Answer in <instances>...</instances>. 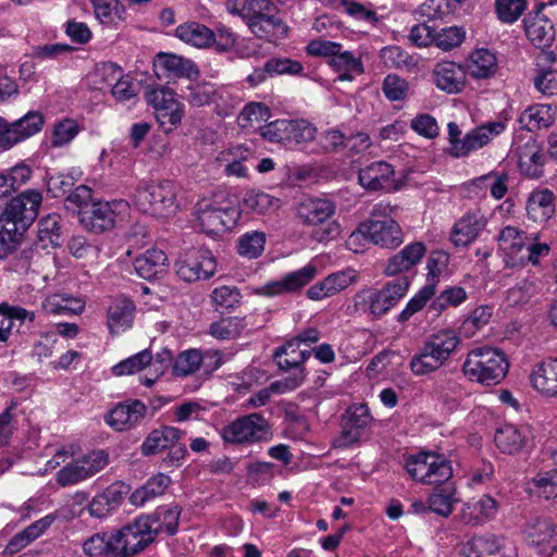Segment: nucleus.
Masks as SVG:
<instances>
[{"label": "nucleus", "instance_id": "1", "mask_svg": "<svg viewBox=\"0 0 557 557\" xmlns=\"http://www.w3.org/2000/svg\"><path fill=\"white\" fill-rule=\"evenodd\" d=\"M461 345V337L451 327L430 334L411 356L409 369L416 376H424L446 366Z\"/></svg>", "mask_w": 557, "mask_h": 557}, {"label": "nucleus", "instance_id": "2", "mask_svg": "<svg viewBox=\"0 0 557 557\" xmlns=\"http://www.w3.org/2000/svg\"><path fill=\"white\" fill-rule=\"evenodd\" d=\"M497 240L503 260L510 268L536 265L550 250L545 243L528 240L525 233L515 226L504 227Z\"/></svg>", "mask_w": 557, "mask_h": 557}, {"label": "nucleus", "instance_id": "3", "mask_svg": "<svg viewBox=\"0 0 557 557\" xmlns=\"http://www.w3.org/2000/svg\"><path fill=\"white\" fill-rule=\"evenodd\" d=\"M509 369L505 354L496 348L480 347L468 352L463 374L471 381L491 386L500 383Z\"/></svg>", "mask_w": 557, "mask_h": 557}, {"label": "nucleus", "instance_id": "4", "mask_svg": "<svg viewBox=\"0 0 557 557\" xmlns=\"http://www.w3.org/2000/svg\"><path fill=\"white\" fill-rule=\"evenodd\" d=\"M335 210V203L329 199L306 198L297 207V216L306 225H320L319 228L312 232V237L318 242H329L341 234L339 223L330 221Z\"/></svg>", "mask_w": 557, "mask_h": 557}, {"label": "nucleus", "instance_id": "5", "mask_svg": "<svg viewBox=\"0 0 557 557\" xmlns=\"http://www.w3.org/2000/svg\"><path fill=\"white\" fill-rule=\"evenodd\" d=\"M177 186L171 181L141 184L135 194L138 209L157 218H168L178 208Z\"/></svg>", "mask_w": 557, "mask_h": 557}, {"label": "nucleus", "instance_id": "6", "mask_svg": "<svg viewBox=\"0 0 557 557\" xmlns=\"http://www.w3.org/2000/svg\"><path fill=\"white\" fill-rule=\"evenodd\" d=\"M507 124L503 121H494L482 124L460 138L461 131L455 122L447 125L449 148L448 153L454 158H462L470 152L479 150L491 143L495 137L505 132Z\"/></svg>", "mask_w": 557, "mask_h": 557}, {"label": "nucleus", "instance_id": "7", "mask_svg": "<svg viewBox=\"0 0 557 557\" xmlns=\"http://www.w3.org/2000/svg\"><path fill=\"white\" fill-rule=\"evenodd\" d=\"M150 517H139L114 532L120 557H133L150 545L154 536Z\"/></svg>", "mask_w": 557, "mask_h": 557}, {"label": "nucleus", "instance_id": "8", "mask_svg": "<svg viewBox=\"0 0 557 557\" xmlns=\"http://www.w3.org/2000/svg\"><path fill=\"white\" fill-rule=\"evenodd\" d=\"M127 203L123 200L94 201L79 210V222L84 228L99 234L112 230L117 218L126 213Z\"/></svg>", "mask_w": 557, "mask_h": 557}, {"label": "nucleus", "instance_id": "9", "mask_svg": "<svg viewBox=\"0 0 557 557\" xmlns=\"http://www.w3.org/2000/svg\"><path fill=\"white\" fill-rule=\"evenodd\" d=\"M240 209L230 202H214L198 210L197 220L201 230L211 235H218L232 230L240 218Z\"/></svg>", "mask_w": 557, "mask_h": 557}, {"label": "nucleus", "instance_id": "10", "mask_svg": "<svg viewBox=\"0 0 557 557\" xmlns=\"http://www.w3.org/2000/svg\"><path fill=\"white\" fill-rule=\"evenodd\" d=\"M269 424L259 413H250L240 417L224 426L221 436L228 443H255L267 440Z\"/></svg>", "mask_w": 557, "mask_h": 557}, {"label": "nucleus", "instance_id": "11", "mask_svg": "<svg viewBox=\"0 0 557 557\" xmlns=\"http://www.w3.org/2000/svg\"><path fill=\"white\" fill-rule=\"evenodd\" d=\"M145 100L154 109L156 119L162 126L170 128L181 123L183 107L173 90L164 86L149 87Z\"/></svg>", "mask_w": 557, "mask_h": 557}, {"label": "nucleus", "instance_id": "12", "mask_svg": "<svg viewBox=\"0 0 557 557\" xmlns=\"http://www.w3.org/2000/svg\"><path fill=\"white\" fill-rule=\"evenodd\" d=\"M175 271L181 280L191 283L213 276L216 271V262L210 251L193 249L177 259Z\"/></svg>", "mask_w": 557, "mask_h": 557}, {"label": "nucleus", "instance_id": "13", "mask_svg": "<svg viewBox=\"0 0 557 557\" xmlns=\"http://www.w3.org/2000/svg\"><path fill=\"white\" fill-rule=\"evenodd\" d=\"M511 156L520 173L530 178H540L544 174L545 152L536 139L528 137L513 143Z\"/></svg>", "mask_w": 557, "mask_h": 557}, {"label": "nucleus", "instance_id": "14", "mask_svg": "<svg viewBox=\"0 0 557 557\" xmlns=\"http://www.w3.org/2000/svg\"><path fill=\"white\" fill-rule=\"evenodd\" d=\"M309 356L310 351L308 349H301L299 339L295 338L276 349L274 357L280 369L298 370V373L293 379H286L275 384L280 392L295 389L301 384L304 375L300 366Z\"/></svg>", "mask_w": 557, "mask_h": 557}, {"label": "nucleus", "instance_id": "15", "mask_svg": "<svg viewBox=\"0 0 557 557\" xmlns=\"http://www.w3.org/2000/svg\"><path fill=\"white\" fill-rule=\"evenodd\" d=\"M317 274V265L308 263L301 269L287 273L280 280H273L260 287L253 288V294L272 297L297 292L308 285Z\"/></svg>", "mask_w": 557, "mask_h": 557}, {"label": "nucleus", "instance_id": "16", "mask_svg": "<svg viewBox=\"0 0 557 557\" xmlns=\"http://www.w3.org/2000/svg\"><path fill=\"white\" fill-rule=\"evenodd\" d=\"M358 272L352 268L329 274L323 280L317 282L306 292L310 300L319 301L335 296L357 283Z\"/></svg>", "mask_w": 557, "mask_h": 557}, {"label": "nucleus", "instance_id": "17", "mask_svg": "<svg viewBox=\"0 0 557 557\" xmlns=\"http://www.w3.org/2000/svg\"><path fill=\"white\" fill-rule=\"evenodd\" d=\"M532 388L544 398H557V358L548 357L535 363L530 372Z\"/></svg>", "mask_w": 557, "mask_h": 557}, {"label": "nucleus", "instance_id": "18", "mask_svg": "<svg viewBox=\"0 0 557 557\" xmlns=\"http://www.w3.org/2000/svg\"><path fill=\"white\" fill-rule=\"evenodd\" d=\"M432 78L435 86L447 94H459L467 82V71L453 61H442L434 65Z\"/></svg>", "mask_w": 557, "mask_h": 557}, {"label": "nucleus", "instance_id": "19", "mask_svg": "<svg viewBox=\"0 0 557 557\" xmlns=\"http://www.w3.org/2000/svg\"><path fill=\"white\" fill-rule=\"evenodd\" d=\"M395 171L393 166L384 161L372 162L359 171L360 185L372 191L376 190H395Z\"/></svg>", "mask_w": 557, "mask_h": 557}, {"label": "nucleus", "instance_id": "20", "mask_svg": "<svg viewBox=\"0 0 557 557\" xmlns=\"http://www.w3.org/2000/svg\"><path fill=\"white\" fill-rule=\"evenodd\" d=\"M370 243L383 248H396L403 242V231L393 219L364 221Z\"/></svg>", "mask_w": 557, "mask_h": 557}, {"label": "nucleus", "instance_id": "21", "mask_svg": "<svg viewBox=\"0 0 557 557\" xmlns=\"http://www.w3.org/2000/svg\"><path fill=\"white\" fill-rule=\"evenodd\" d=\"M499 509L498 502L490 495L466 503L460 511V520L467 525L478 527L493 520Z\"/></svg>", "mask_w": 557, "mask_h": 557}, {"label": "nucleus", "instance_id": "22", "mask_svg": "<svg viewBox=\"0 0 557 557\" xmlns=\"http://www.w3.org/2000/svg\"><path fill=\"white\" fill-rule=\"evenodd\" d=\"M147 406L140 400L116 405L106 418V422L115 431L123 432L136 426L145 417Z\"/></svg>", "mask_w": 557, "mask_h": 557}, {"label": "nucleus", "instance_id": "23", "mask_svg": "<svg viewBox=\"0 0 557 557\" xmlns=\"http://www.w3.org/2000/svg\"><path fill=\"white\" fill-rule=\"evenodd\" d=\"M159 77H197L199 71L193 61L174 53H159L153 62Z\"/></svg>", "mask_w": 557, "mask_h": 557}, {"label": "nucleus", "instance_id": "24", "mask_svg": "<svg viewBox=\"0 0 557 557\" xmlns=\"http://www.w3.org/2000/svg\"><path fill=\"white\" fill-rule=\"evenodd\" d=\"M410 285L411 278L408 275H401L395 280L386 282L381 288H375L380 318L387 314L403 300L407 295Z\"/></svg>", "mask_w": 557, "mask_h": 557}, {"label": "nucleus", "instance_id": "25", "mask_svg": "<svg viewBox=\"0 0 557 557\" xmlns=\"http://www.w3.org/2000/svg\"><path fill=\"white\" fill-rule=\"evenodd\" d=\"M524 32L529 40L540 49L550 47L556 35L552 21L541 10L528 14Z\"/></svg>", "mask_w": 557, "mask_h": 557}, {"label": "nucleus", "instance_id": "26", "mask_svg": "<svg viewBox=\"0 0 557 557\" xmlns=\"http://www.w3.org/2000/svg\"><path fill=\"white\" fill-rule=\"evenodd\" d=\"M531 437V429L528 425L504 424L494 435L497 448L508 455L519 454Z\"/></svg>", "mask_w": 557, "mask_h": 557}, {"label": "nucleus", "instance_id": "27", "mask_svg": "<svg viewBox=\"0 0 557 557\" xmlns=\"http://www.w3.org/2000/svg\"><path fill=\"white\" fill-rule=\"evenodd\" d=\"M55 515H47L36 520L22 531L17 532L5 545L3 554L7 556L16 555L17 553L29 546L37 539H39L41 535H44L46 531L55 521Z\"/></svg>", "mask_w": 557, "mask_h": 557}, {"label": "nucleus", "instance_id": "28", "mask_svg": "<svg viewBox=\"0 0 557 557\" xmlns=\"http://www.w3.org/2000/svg\"><path fill=\"white\" fill-rule=\"evenodd\" d=\"M556 197L548 188H535L527 197L525 212L528 219L536 223L548 221L555 213Z\"/></svg>", "mask_w": 557, "mask_h": 557}, {"label": "nucleus", "instance_id": "29", "mask_svg": "<svg viewBox=\"0 0 557 557\" xmlns=\"http://www.w3.org/2000/svg\"><path fill=\"white\" fill-rule=\"evenodd\" d=\"M41 201L42 196L39 191L28 189L11 199L4 210L8 211V214H12L15 219L29 226L37 218Z\"/></svg>", "mask_w": 557, "mask_h": 557}, {"label": "nucleus", "instance_id": "30", "mask_svg": "<svg viewBox=\"0 0 557 557\" xmlns=\"http://www.w3.org/2000/svg\"><path fill=\"white\" fill-rule=\"evenodd\" d=\"M134 318V302L127 298H116L107 309V327L112 335H120L133 326Z\"/></svg>", "mask_w": 557, "mask_h": 557}, {"label": "nucleus", "instance_id": "31", "mask_svg": "<svg viewBox=\"0 0 557 557\" xmlns=\"http://www.w3.org/2000/svg\"><path fill=\"white\" fill-rule=\"evenodd\" d=\"M486 226V219L480 212H469L454 225L450 239L455 246L465 247L472 243Z\"/></svg>", "mask_w": 557, "mask_h": 557}, {"label": "nucleus", "instance_id": "32", "mask_svg": "<svg viewBox=\"0 0 557 557\" xmlns=\"http://www.w3.org/2000/svg\"><path fill=\"white\" fill-rule=\"evenodd\" d=\"M138 276L145 280H154L163 276L168 271V257L161 249L151 248L138 256L134 262Z\"/></svg>", "mask_w": 557, "mask_h": 557}, {"label": "nucleus", "instance_id": "33", "mask_svg": "<svg viewBox=\"0 0 557 557\" xmlns=\"http://www.w3.org/2000/svg\"><path fill=\"white\" fill-rule=\"evenodd\" d=\"M467 73L475 79H488L498 71V59L495 52L480 48L470 53L466 61Z\"/></svg>", "mask_w": 557, "mask_h": 557}, {"label": "nucleus", "instance_id": "34", "mask_svg": "<svg viewBox=\"0 0 557 557\" xmlns=\"http://www.w3.org/2000/svg\"><path fill=\"white\" fill-rule=\"evenodd\" d=\"M85 309V301L65 293L48 294L41 302V310L54 315H77Z\"/></svg>", "mask_w": 557, "mask_h": 557}, {"label": "nucleus", "instance_id": "35", "mask_svg": "<svg viewBox=\"0 0 557 557\" xmlns=\"http://www.w3.org/2000/svg\"><path fill=\"white\" fill-rule=\"evenodd\" d=\"M182 432L174 426H161L152 430L141 444V454L144 456L156 455L162 450L169 449L182 437Z\"/></svg>", "mask_w": 557, "mask_h": 557}, {"label": "nucleus", "instance_id": "36", "mask_svg": "<svg viewBox=\"0 0 557 557\" xmlns=\"http://www.w3.org/2000/svg\"><path fill=\"white\" fill-rule=\"evenodd\" d=\"M126 494V486L121 483H113L101 494L95 496L89 505V512L92 517L102 518L115 509Z\"/></svg>", "mask_w": 557, "mask_h": 557}, {"label": "nucleus", "instance_id": "37", "mask_svg": "<svg viewBox=\"0 0 557 557\" xmlns=\"http://www.w3.org/2000/svg\"><path fill=\"white\" fill-rule=\"evenodd\" d=\"M557 116V108L550 104L536 103L527 108L520 115V123L530 132L548 128Z\"/></svg>", "mask_w": 557, "mask_h": 557}, {"label": "nucleus", "instance_id": "38", "mask_svg": "<svg viewBox=\"0 0 557 557\" xmlns=\"http://www.w3.org/2000/svg\"><path fill=\"white\" fill-rule=\"evenodd\" d=\"M44 122V115L39 111H29L23 117L9 123L12 147L39 133Z\"/></svg>", "mask_w": 557, "mask_h": 557}, {"label": "nucleus", "instance_id": "39", "mask_svg": "<svg viewBox=\"0 0 557 557\" xmlns=\"http://www.w3.org/2000/svg\"><path fill=\"white\" fill-rule=\"evenodd\" d=\"M83 552L89 557H120L114 532L92 534L83 543Z\"/></svg>", "mask_w": 557, "mask_h": 557}, {"label": "nucleus", "instance_id": "40", "mask_svg": "<svg viewBox=\"0 0 557 557\" xmlns=\"http://www.w3.org/2000/svg\"><path fill=\"white\" fill-rule=\"evenodd\" d=\"M438 485L429 496V510L440 516L448 517L453 512L454 505L458 502L456 487L451 481Z\"/></svg>", "mask_w": 557, "mask_h": 557}, {"label": "nucleus", "instance_id": "41", "mask_svg": "<svg viewBox=\"0 0 557 557\" xmlns=\"http://www.w3.org/2000/svg\"><path fill=\"white\" fill-rule=\"evenodd\" d=\"M175 36L196 48L210 47L214 40V33L206 25L197 22H189L177 26Z\"/></svg>", "mask_w": 557, "mask_h": 557}, {"label": "nucleus", "instance_id": "42", "mask_svg": "<svg viewBox=\"0 0 557 557\" xmlns=\"http://www.w3.org/2000/svg\"><path fill=\"white\" fill-rule=\"evenodd\" d=\"M243 206L255 214L271 215L281 208V200L262 190L250 189L243 197Z\"/></svg>", "mask_w": 557, "mask_h": 557}, {"label": "nucleus", "instance_id": "43", "mask_svg": "<svg viewBox=\"0 0 557 557\" xmlns=\"http://www.w3.org/2000/svg\"><path fill=\"white\" fill-rule=\"evenodd\" d=\"M336 72L339 81H352L364 71L361 57L348 50H339L334 59L327 61Z\"/></svg>", "mask_w": 557, "mask_h": 557}, {"label": "nucleus", "instance_id": "44", "mask_svg": "<svg viewBox=\"0 0 557 557\" xmlns=\"http://www.w3.org/2000/svg\"><path fill=\"white\" fill-rule=\"evenodd\" d=\"M248 156V149L240 146L233 147L221 151L216 157V162L224 164V174L226 176L244 178L248 175V169L243 164V162Z\"/></svg>", "mask_w": 557, "mask_h": 557}, {"label": "nucleus", "instance_id": "45", "mask_svg": "<svg viewBox=\"0 0 557 557\" xmlns=\"http://www.w3.org/2000/svg\"><path fill=\"white\" fill-rule=\"evenodd\" d=\"M96 18L106 26H115L126 18V9L120 0H91Z\"/></svg>", "mask_w": 557, "mask_h": 557}, {"label": "nucleus", "instance_id": "46", "mask_svg": "<svg viewBox=\"0 0 557 557\" xmlns=\"http://www.w3.org/2000/svg\"><path fill=\"white\" fill-rule=\"evenodd\" d=\"M531 544L543 546L557 540V524L547 518H535L525 528Z\"/></svg>", "mask_w": 557, "mask_h": 557}, {"label": "nucleus", "instance_id": "47", "mask_svg": "<svg viewBox=\"0 0 557 557\" xmlns=\"http://www.w3.org/2000/svg\"><path fill=\"white\" fill-rule=\"evenodd\" d=\"M426 467V473H424L422 479L423 484H442L450 481L453 476L451 463L443 455L432 453Z\"/></svg>", "mask_w": 557, "mask_h": 557}, {"label": "nucleus", "instance_id": "48", "mask_svg": "<svg viewBox=\"0 0 557 557\" xmlns=\"http://www.w3.org/2000/svg\"><path fill=\"white\" fill-rule=\"evenodd\" d=\"M250 30L258 37L273 39L286 36L287 26L276 15V12H269L257 22L250 23Z\"/></svg>", "mask_w": 557, "mask_h": 557}, {"label": "nucleus", "instance_id": "49", "mask_svg": "<svg viewBox=\"0 0 557 557\" xmlns=\"http://www.w3.org/2000/svg\"><path fill=\"white\" fill-rule=\"evenodd\" d=\"M181 510L177 506L159 507L150 517L152 527L154 528V536L158 533L165 532L173 535L178 527Z\"/></svg>", "mask_w": 557, "mask_h": 557}, {"label": "nucleus", "instance_id": "50", "mask_svg": "<svg viewBox=\"0 0 557 557\" xmlns=\"http://www.w3.org/2000/svg\"><path fill=\"white\" fill-rule=\"evenodd\" d=\"M188 92L184 95L185 99L195 107H203L210 103L214 97L223 100L228 98L230 95L226 90H216L211 84H197L190 85L187 88Z\"/></svg>", "mask_w": 557, "mask_h": 557}, {"label": "nucleus", "instance_id": "51", "mask_svg": "<svg viewBox=\"0 0 557 557\" xmlns=\"http://www.w3.org/2000/svg\"><path fill=\"white\" fill-rule=\"evenodd\" d=\"M352 312L356 314H367L373 319H379V309L375 297V288L364 286L359 289L351 299Z\"/></svg>", "mask_w": 557, "mask_h": 557}, {"label": "nucleus", "instance_id": "52", "mask_svg": "<svg viewBox=\"0 0 557 557\" xmlns=\"http://www.w3.org/2000/svg\"><path fill=\"white\" fill-rule=\"evenodd\" d=\"M246 324L238 317H231L213 322L209 327V333L221 341L233 339L243 332Z\"/></svg>", "mask_w": 557, "mask_h": 557}, {"label": "nucleus", "instance_id": "53", "mask_svg": "<svg viewBox=\"0 0 557 557\" xmlns=\"http://www.w3.org/2000/svg\"><path fill=\"white\" fill-rule=\"evenodd\" d=\"M271 116L270 109L260 102H250L244 107L238 115V124L243 128L260 126Z\"/></svg>", "mask_w": 557, "mask_h": 557}, {"label": "nucleus", "instance_id": "54", "mask_svg": "<svg viewBox=\"0 0 557 557\" xmlns=\"http://www.w3.org/2000/svg\"><path fill=\"white\" fill-rule=\"evenodd\" d=\"M435 295L433 283L425 284L412 298L409 299L406 307L397 315L399 323L407 322L413 314L421 311L426 302Z\"/></svg>", "mask_w": 557, "mask_h": 557}, {"label": "nucleus", "instance_id": "55", "mask_svg": "<svg viewBox=\"0 0 557 557\" xmlns=\"http://www.w3.org/2000/svg\"><path fill=\"white\" fill-rule=\"evenodd\" d=\"M265 235L262 232H250L238 238L237 251L248 259L258 258L264 250Z\"/></svg>", "mask_w": 557, "mask_h": 557}, {"label": "nucleus", "instance_id": "56", "mask_svg": "<svg viewBox=\"0 0 557 557\" xmlns=\"http://www.w3.org/2000/svg\"><path fill=\"white\" fill-rule=\"evenodd\" d=\"M151 362V352L147 349L125 359L115 364L112 371L115 375H131L146 368L149 369Z\"/></svg>", "mask_w": 557, "mask_h": 557}, {"label": "nucleus", "instance_id": "57", "mask_svg": "<svg viewBox=\"0 0 557 557\" xmlns=\"http://www.w3.org/2000/svg\"><path fill=\"white\" fill-rule=\"evenodd\" d=\"M382 91L389 101H404L409 97V83L396 75L388 74L382 84Z\"/></svg>", "mask_w": 557, "mask_h": 557}, {"label": "nucleus", "instance_id": "58", "mask_svg": "<svg viewBox=\"0 0 557 557\" xmlns=\"http://www.w3.org/2000/svg\"><path fill=\"white\" fill-rule=\"evenodd\" d=\"M84 466L81 463L79 457L66 462L55 474L57 483L62 486L76 485L83 481H86L84 474Z\"/></svg>", "mask_w": 557, "mask_h": 557}, {"label": "nucleus", "instance_id": "59", "mask_svg": "<svg viewBox=\"0 0 557 557\" xmlns=\"http://www.w3.org/2000/svg\"><path fill=\"white\" fill-rule=\"evenodd\" d=\"M292 129V120H276L267 124L261 134L269 141L293 145Z\"/></svg>", "mask_w": 557, "mask_h": 557}, {"label": "nucleus", "instance_id": "60", "mask_svg": "<svg viewBox=\"0 0 557 557\" xmlns=\"http://www.w3.org/2000/svg\"><path fill=\"white\" fill-rule=\"evenodd\" d=\"M81 128L76 121L65 119L54 125L51 135V146L60 148L69 145L79 133Z\"/></svg>", "mask_w": 557, "mask_h": 557}, {"label": "nucleus", "instance_id": "61", "mask_svg": "<svg viewBox=\"0 0 557 557\" xmlns=\"http://www.w3.org/2000/svg\"><path fill=\"white\" fill-rule=\"evenodd\" d=\"M466 38V32L460 26H449L435 32L434 45L443 51H450L460 46Z\"/></svg>", "mask_w": 557, "mask_h": 557}, {"label": "nucleus", "instance_id": "62", "mask_svg": "<svg viewBox=\"0 0 557 557\" xmlns=\"http://www.w3.org/2000/svg\"><path fill=\"white\" fill-rule=\"evenodd\" d=\"M201 363L202 356L198 350H185L176 357L173 363V373L177 376H187L197 371Z\"/></svg>", "mask_w": 557, "mask_h": 557}, {"label": "nucleus", "instance_id": "63", "mask_svg": "<svg viewBox=\"0 0 557 557\" xmlns=\"http://www.w3.org/2000/svg\"><path fill=\"white\" fill-rule=\"evenodd\" d=\"M27 227L22 221L15 219L12 214H8L7 210H3L0 215V236L13 247Z\"/></svg>", "mask_w": 557, "mask_h": 557}, {"label": "nucleus", "instance_id": "64", "mask_svg": "<svg viewBox=\"0 0 557 557\" xmlns=\"http://www.w3.org/2000/svg\"><path fill=\"white\" fill-rule=\"evenodd\" d=\"M537 496L545 499L557 498V469L540 473L532 480Z\"/></svg>", "mask_w": 557, "mask_h": 557}]
</instances>
